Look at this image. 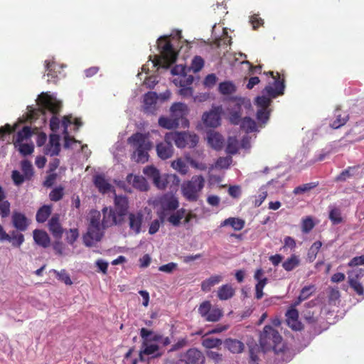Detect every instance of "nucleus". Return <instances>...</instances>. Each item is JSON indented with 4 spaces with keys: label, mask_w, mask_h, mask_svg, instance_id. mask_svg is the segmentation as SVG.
I'll use <instances>...</instances> for the list:
<instances>
[{
    "label": "nucleus",
    "mask_w": 364,
    "mask_h": 364,
    "mask_svg": "<svg viewBox=\"0 0 364 364\" xmlns=\"http://www.w3.org/2000/svg\"><path fill=\"white\" fill-rule=\"evenodd\" d=\"M127 143L132 149V160L141 164L148 161L149 151L152 148L148 134L137 132L127 139Z\"/></svg>",
    "instance_id": "nucleus-1"
},
{
    "label": "nucleus",
    "mask_w": 364,
    "mask_h": 364,
    "mask_svg": "<svg viewBox=\"0 0 364 364\" xmlns=\"http://www.w3.org/2000/svg\"><path fill=\"white\" fill-rule=\"evenodd\" d=\"M157 45L160 55L154 56V65L168 68L176 61L178 53L166 36L160 37L157 41Z\"/></svg>",
    "instance_id": "nucleus-2"
},
{
    "label": "nucleus",
    "mask_w": 364,
    "mask_h": 364,
    "mask_svg": "<svg viewBox=\"0 0 364 364\" xmlns=\"http://www.w3.org/2000/svg\"><path fill=\"white\" fill-rule=\"evenodd\" d=\"M269 73L274 79V81L272 85H268L264 89V92H265L268 97L262 95L256 98L257 105L259 107L260 109H268L271 104L270 97L276 98L283 95L285 88L284 79H280L279 73H277V76L274 75V72L272 71L269 72Z\"/></svg>",
    "instance_id": "nucleus-3"
},
{
    "label": "nucleus",
    "mask_w": 364,
    "mask_h": 364,
    "mask_svg": "<svg viewBox=\"0 0 364 364\" xmlns=\"http://www.w3.org/2000/svg\"><path fill=\"white\" fill-rule=\"evenodd\" d=\"M39 105L45 109L50 112L54 115L50 121V129L56 132L59 129L60 119L55 116L62 107V102L48 93H42L38 98Z\"/></svg>",
    "instance_id": "nucleus-4"
},
{
    "label": "nucleus",
    "mask_w": 364,
    "mask_h": 364,
    "mask_svg": "<svg viewBox=\"0 0 364 364\" xmlns=\"http://www.w3.org/2000/svg\"><path fill=\"white\" fill-rule=\"evenodd\" d=\"M204 185L205 179L202 176H193L190 181L183 183L181 187L183 196L188 201H196Z\"/></svg>",
    "instance_id": "nucleus-5"
},
{
    "label": "nucleus",
    "mask_w": 364,
    "mask_h": 364,
    "mask_svg": "<svg viewBox=\"0 0 364 364\" xmlns=\"http://www.w3.org/2000/svg\"><path fill=\"white\" fill-rule=\"evenodd\" d=\"M282 336L272 326L267 325L260 333L259 344L264 352L276 350L277 346L281 343Z\"/></svg>",
    "instance_id": "nucleus-6"
},
{
    "label": "nucleus",
    "mask_w": 364,
    "mask_h": 364,
    "mask_svg": "<svg viewBox=\"0 0 364 364\" xmlns=\"http://www.w3.org/2000/svg\"><path fill=\"white\" fill-rule=\"evenodd\" d=\"M167 140L174 142L178 148H184L188 146L195 147L198 142V136L196 134H189L185 132H175L166 133Z\"/></svg>",
    "instance_id": "nucleus-7"
},
{
    "label": "nucleus",
    "mask_w": 364,
    "mask_h": 364,
    "mask_svg": "<svg viewBox=\"0 0 364 364\" xmlns=\"http://www.w3.org/2000/svg\"><path fill=\"white\" fill-rule=\"evenodd\" d=\"M159 205L160 210L158 211V215L161 222H164L166 216L170 212H173L179 207L178 198L171 193H166L159 199Z\"/></svg>",
    "instance_id": "nucleus-8"
},
{
    "label": "nucleus",
    "mask_w": 364,
    "mask_h": 364,
    "mask_svg": "<svg viewBox=\"0 0 364 364\" xmlns=\"http://www.w3.org/2000/svg\"><path fill=\"white\" fill-rule=\"evenodd\" d=\"M199 314L206 321L209 322L218 321L223 316L222 309L219 308H212L210 301L202 302L198 307Z\"/></svg>",
    "instance_id": "nucleus-9"
},
{
    "label": "nucleus",
    "mask_w": 364,
    "mask_h": 364,
    "mask_svg": "<svg viewBox=\"0 0 364 364\" xmlns=\"http://www.w3.org/2000/svg\"><path fill=\"white\" fill-rule=\"evenodd\" d=\"M223 109L220 106L213 107L210 110L203 113L202 121L205 127H217L220 124Z\"/></svg>",
    "instance_id": "nucleus-10"
},
{
    "label": "nucleus",
    "mask_w": 364,
    "mask_h": 364,
    "mask_svg": "<svg viewBox=\"0 0 364 364\" xmlns=\"http://www.w3.org/2000/svg\"><path fill=\"white\" fill-rule=\"evenodd\" d=\"M102 235L100 226H88L87 233L83 235V242L87 247H92L102 239Z\"/></svg>",
    "instance_id": "nucleus-11"
},
{
    "label": "nucleus",
    "mask_w": 364,
    "mask_h": 364,
    "mask_svg": "<svg viewBox=\"0 0 364 364\" xmlns=\"http://www.w3.org/2000/svg\"><path fill=\"white\" fill-rule=\"evenodd\" d=\"M171 113L173 118L177 119L184 127L188 126V121L185 118L187 106L181 102L174 103L171 107Z\"/></svg>",
    "instance_id": "nucleus-12"
},
{
    "label": "nucleus",
    "mask_w": 364,
    "mask_h": 364,
    "mask_svg": "<svg viewBox=\"0 0 364 364\" xmlns=\"http://www.w3.org/2000/svg\"><path fill=\"white\" fill-rule=\"evenodd\" d=\"M158 156L162 160L171 158L173 154V147L170 140H167L166 134L164 141L159 143L156 147Z\"/></svg>",
    "instance_id": "nucleus-13"
},
{
    "label": "nucleus",
    "mask_w": 364,
    "mask_h": 364,
    "mask_svg": "<svg viewBox=\"0 0 364 364\" xmlns=\"http://www.w3.org/2000/svg\"><path fill=\"white\" fill-rule=\"evenodd\" d=\"M184 361L186 364H204L205 358L203 352L193 348L188 349L185 353Z\"/></svg>",
    "instance_id": "nucleus-14"
},
{
    "label": "nucleus",
    "mask_w": 364,
    "mask_h": 364,
    "mask_svg": "<svg viewBox=\"0 0 364 364\" xmlns=\"http://www.w3.org/2000/svg\"><path fill=\"white\" fill-rule=\"evenodd\" d=\"M13 226L20 232H24L28 229L29 220L26 216L20 212L14 211L11 215Z\"/></svg>",
    "instance_id": "nucleus-15"
},
{
    "label": "nucleus",
    "mask_w": 364,
    "mask_h": 364,
    "mask_svg": "<svg viewBox=\"0 0 364 364\" xmlns=\"http://www.w3.org/2000/svg\"><path fill=\"white\" fill-rule=\"evenodd\" d=\"M295 302L289 307L286 312L287 322L288 325L294 330H301V323L299 321V312L296 309Z\"/></svg>",
    "instance_id": "nucleus-16"
},
{
    "label": "nucleus",
    "mask_w": 364,
    "mask_h": 364,
    "mask_svg": "<svg viewBox=\"0 0 364 364\" xmlns=\"http://www.w3.org/2000/svg\"><path fill=\"white\" fill-rule=\"evenodd\" d=\"M102 213V225L104 228L116 225L122 220V218H119L117 213L112 208H104Z\"/></svg>",
    "instance_id": "nucleus-17"
},
{
    "label": "nucleus",
    "mask_w": 364,
    "mask_h": 364,
    "mask_svg": "<svg viewBox=\"0 0 364 364\" xmlns=\"http://www.w3.org/2000/svg\"><path fill=\"white\" fill-rule=\"evenodd\" d=\"M144 219V215L141 212L130 213L128 215V223L130 230L134 234H139L141 232V225Z\"/></svg>",
    "instance_id": "nucleus-18"
},
{
    "label": "nucleus",
    "mask_w": 364,
    "mask_h": 364,
    "mask_svg": "<svg viewBox=\"0 0 364 364\" xmlns=\"http://www.w3.org/2000/svg\"><path fill=\"white\" fill-rule=\"evenodd\" d=\"M48 229L56 240H60L63 234V228L60 223L59 215H53L48 222Z\"/></svg>",
    "instance_id": "nucleus-19"
},
{
    "label": "nucleus",
    "mask_w": 364,
    "mask_h": 364,
    "mask_svg": "<svg viewBox=\"0 0 364 364\" xmlns=\"http://www.w3.org/2000/svg\"><path fill=\"white\" fill-rule=\"evenodd\" d=\"M334 117L335 119L330 124V127L334 129L344 126L350 119L349 114L346 112L341 110L339 107L334 110Z\"/></svg>",
    "instance_id": "nucleus-20"
},
{
    "label": "nucleus",
    "mask_w": 364,
    "mask_h": 364,
    "mask_svg": "<svg viewBox=\"0 0 364 364\" xmlns=\"http://www.w3.org/2000/svg\"><path fill=\"white\" fill-rule=\"evenodd\" d=\"M60 151V137L57 134H50L49 143L45 149L44 153L50 156H57Z\"/></svg>",
    "instance_id": "nucleus-21"
},
{
    "label": "nucleus",
    "mask_w": 364,
    "mask_h": 364,
    "mask_svg": "<svg viewBox=\"0 0 364 364\" xmlns=\"http://www.w3.org/2000/svg\"><path fill=\"white\" fill-rule=\"evenodd\" d=\"M128 210V199L124 196H114V211L117 213L119 218L125 215Z\"/></svg>",
    "instance_id": "nucleus-22"
},
{
    "label": "nucleus",
    "mask_w": 364,
    "mask_h": 364,
    "mask_svg": "<svg viewBox=\"0 0 364 364\" xmlns=\"http://www.w3.org/2000/svg\"><path fill=\"white\" fill-rule=\"evenodd\" d=\"M158 95L154 92H148L144 97V110L147 113H154L156 111V105Z\"/></svg>",
    "instance_id": "nucleus-23"
},
{
    "label": "nucleus",
    "mask_w": 364,
    "mask_h": 364,
    "mask_svg": "<svg viewBox=\"0 0 364 364\" xmlns=\"http://www.w3.org/2000/svg\"><path fill=\"white\" fill-rule=\"evenodd\" d=\"M127 181L128 183L132 184L134 188L141 191L148 190V183L143 176H135L130 173L127 176Z\"/></svg>",
    "instance_id": "nucleus-24"
},
{
    "label": "nucleus",
    "mask_w": 364,
    "mask_h": 364,
    "mask_svg": "<svg viewBox=\"0 0 364 364\" xmlns=\"http://www.w3.org/2000/svg\"><path fill=\"white\" fill-rule=\"evenodd\" d=\"M35 242L44 248L50 246V239L48 233L42 230L36 229L33 232Z\"/></svg>",
    "instance_id": "nucleus-25"
},
{
    "label": "nucleus",
    "mask_w": 364,
    "mask_h": 364,
    "mask_svg": "<svg viewBox=\"0 0 364 364\" xmlns=\"http://www.w3.org/2000/svg\"><path fill=\"white\" fill-rule=\"evenodd\" d=\"M208 142L215 150H220L223 147L224 139L218 132H210L208 133Z\"/></svg>",
    "instance_id": "nucleus-26"
},
{
    "label": "nucleus",
    "mask_w": 364,
    "mask_h": 364,
    "mask_svg": "<svg viewBox=\"0 0 364 364\" xmlns=\"http://www.w3.org/2000/svg\"><path fill=\"white\" fill-rule=\"evenodd\" d=\"M175 181L176 184L179 182L178 177L173 174H164L159 176V179L154 182V185L161 190L166 189L170 183H174Z\"/></svg>",
    "instance_id": "nucleus-27"
},
{
    "label": "nucleus",
    "mask_w": 364,
    "mask_h": 364,
    "mask_svg": "<svg viewBox=\"0 0 364 364\" xmlns=\"http://www.w3.org/2000/svg\"><path fill=\"white\" fill-rule=\"evenodd\" d=\"M224 345L232 353H241L245 348V345L242 341L234 338L225 339Z\"/></svg>",
    "instance_id": "nucleus-28"
},
{
    "label": "nucleus",
    "mask_w": 364,
    "mask_h": 364,
    "mask_svg": "<svg viewBox=\"0 0 364 364\" xmlns=\"http://www.w3.org/2000/svg\"><path fill=\"white\" fill-rule=\"evenodd\" d=\"M140 336L143 340V343H150L151 341H160L162 339V335L155 333L153 331L149 330L146 328L140 329Z\"/></svg>",
    "instance_id": "nucleus-29"
},
{
    "label": "nucleus",
    "mask_w": 364,
    "mask_h": 364,
    "mask_svg": "<svg viewBox=\"0 0 364 364\" xmlns=\"http://www.w3.org/2000/svg\"><path fill=\"white\" fill-rule=\"evenodd\" d=\"M159 125L166 129H176L180 125V122L177 119L161 116L159 119Z\"/></svg>",
    "instance_id": "nucleus-30"
},
{
    "label": "nucleus",
    "mask_w": 364,
    "mask_h": 364,
    "mask_svg": "<svg viewBox=\"0 0 364 364\" xmlns=\"http://www.w3.org/2000/svg\"><path fill=\"white\" fill-rule=\"evenodd\" d=\"M94 184L100 193H105L111 188L110 183L105 179L102 175H96L94 176Z\"/></svg>",
    "instance_id": "nucleus-31"
},
{
    "label": "nucleus",
    "mask_w": 364,
    "mask_h": 364,
    "mask_svg": "<svg viewBox=\"0 0 364 364\" xmlns=\"http://www.w3.org/2000/svg\"><path fill=\"white\" fill-rule=\"evenodd\" d=\"M235 295V289L230 284H223L218 288V296L220 300H228Z\"/></svg>",
    "instance_id": "nucleus-32"
},
{
    "label": "nucleus",
    "mask_w": 364,
    "mask_h": 364,
    "mask_svg": "<svg viewBox=\"0 0 364 364\" xmlns=\"http://www.w3.org/2000/svg\"><path fill=\"white\" fill-rule=\"evenodd\" d=\"M186 212L184 208L177 209L167 218V221L172 225L178 227L181 224V220L184 218Z\"/></svg>",
    "instance_id": "nucleus-33"
},
{
    "label": "nucleus",
    "mask_w": 364,
    "mask_h": 364,
    "mask_svg": "<svg viewBox=\"0 0 364 364\" xmlns=\"http://www.w3.org/2000/svg\"><path fill=\"white\" fill-rule=\"evenodd\" d=\"M222 276L213 275L208 279H205L201 283V289L205 292L210 291L211 288L222 281Z\"/></svg>",
    "instance_id": "nucleus-34"
},
{
    "label": "nucleus",
    "mask_w": 364,
    "mask_h": 364,
    "mask_svg": "<svg viewBox=\"0 0 364 364\" xmlns=\"http://www.w3.org/2000/svg\"><path fill=\"white\" fill-rule=\"evenodd\" d=\"M316 291V287L314 284L305 286L300 291V294L295 301V305H299L301 301L309 299Z\"/></svg>",
    "instance_id": "nucleus-35"
},
{
    "label": "nucleus",
    "mask_w": 364,
    "mask_h": 364,
    "mask_svg": "<svg viewBox=\"0 0 364 364\" xmlns=\"http://www.w3.org/2000/svg\"><path fill=\"white\" fill-rule=\"evenodd\" d=\"M300 264L299 257L295 254H292L289 258H287L283 263L282 267L287 272H291L295 268L299 267Z\"/></svg>",
    "instance_id": "nucleus-36"
},
{
    "label": "nucleus",
    "mask_w": 364,
    "mask_h": 364,
    "mask_svg": "<svg viewBox=\"0 0 364 364\" xmlns=\"http://www.w3.org/2000/svg\"><path fill=\"white\" fill-rule=\"evenodd\" d=\"M52 212V206L44 205L41 207L36 213V221L43 223L47 220Z\"/></svg>",
    "instance_id": "nucleus-37"
},
{
    "label": "nucleus",
    "mask_w": 364,
    "mask_h": 364,
    "mask_svg": "<svg viewBox=\"0 0 364 364\" xmlns=\"http://www.w3.org/2000/svg\"><path fill=\"white\" fill-rule=\"evenodd\" d=\"M230 225L235 230H240L245 226V221L238 218H229L223 221L220 224L221 227Z\"/></svg>",
    "instance_id": "nucleus-38"
},
{
    "label": "nucleus",
    "mask_w": 364,
    "mask_h": 364,
    "mask_svg": "<svg viewBox=\"0 0 364 364\" xmlns=\"http://www.w3.org/2000/svg\"><path fill=\"white\" fill-rule=\"evenodd\" d=\"M32 134L31 127L25 126L23 129L18 131L16 134L14 136V144L15 146L18 144L21 143L23 140L28 139Z\"/></svg>",
    "instance_id": "nucleus-39"
},
{
    "label": "nucleus",
    "mask_w": 364,
    "mask_h": 364,
    "mask_svg": "<svg viewBox=\"0 0 364 364\" xmlns=\"http://www.w3.org/2000/svg\"><path fill=\"white\" fill-rule=\"evenodd\" d=\"M142 345L144 346L143 353L145 355H152V358H159L163 355L162 352H159V347L156 344H149V343H146V344H144L142 343Z\"/></svg>",
    "instance_id": "nucleus-40"
},
{
    "label": "nucleus",
    "mask_w": 364,
    "mask_h": 364,
    "mask_svg": "<svg viewBox=\"0 0 364 364\" xmlns=\"http://www.w3.org/2000/svg\"><path fill=\"white\" fill-rule=\"evenodd\" d=\"M240 124L241 129L246 133H252L257 131L256 122L250 117H244Z\"/></svg>",
    "instance_id": "nucleus-41"
},
{
    "label": "nucleus",
    "mask_w": 364,
    "mask_h": 364,
    "mask_svg": "<svg viewBox=\"0 0 364 364\" xmlns=\"http://www.w3.org/2000/svg\"><path fill=\"white\" fill-rule=\"evenodd\" d=\"M244 104V100L242 98H233L228 102V112H241L242 105Z\"/></svg>",
    "instance_id": "nucleus-42"
},
{
    "label": "nucleus",
    "mask_w": 364,
    "mask_h": 364,
    "mask_svg": "<svg viewBox=\"0 0 364 364\" xmlns=\"http://www.w3.org/2000/svg\"><path fill=\"white\" fill-rule=\"evenodd\" d=\"M238 141L235 137L230 136L228 139V143L225 149L226 153L234 155L238 151Z\"/></svg>",
    "instance_id": "nucleus-43"
},
{
    "label": "nucleus",
    "mask_w": 364,
    "mask_h": 364,
    "mask_svg": "<svg viewBox=\"0 0 364 364\" xmlns=\"http://www.w3.org/2000/svg\"><path fill=\"white\" fill-rule=\"evenodd\" d=\"M364 277V269H355L352 271L348 272V283L353 282H361V279Z\"/></svg>",
    "instance_id": "nucleus-44"
},
{
    "label": "nucleus",
    "mask_w": 364,
    "mask_h": 364,
    "mask_svg": "<svg viewBox=\"0 0 364 364\" xmlns=\"http://www.w3.org/2000/svg\"><path fill=\"white\" fill-rule=\"evenodd\" d=\"M358 168L359 166H348L336 177L335 181L338 182L346 181L348 178H350L353 175V171Z\"/></svg>",
    "instance_id": "nucleus-45"
},
{
    "label": "nucleus",
    "mask_w": 364,
    "mask_h": 364,
    "mask_svg": "<svg viewBox=\"0 0 364 364\" xmlns=\"http://www.w3.org/2000/svg\"><path fill=\"white\" fill-rule=\"evenodd\" d=\"M219 91L223 95H230L235 92V86L231 82H223L219 85Z\"/></svg>",
    "instance_id": "nucleus-46"
},
{
    "label": "nucleus",
    "mask_w": 364,
    "mask_h": 364,
    "mask_svg": "<svg viewBox=\"0 0 364 364\" xmlns=\"http://www.w3.org/2000/svg\"><path fill=\"white\" fill-rule=\"evenodd\" d=\"M232 162V158L230 156L219 157L215 164L216 168L227 169Z\"/></svg>",
    "instance_id": "nucleus-47"
},
{
    "label": "nucleus",
    "mask_w": 364,
    "mask_h": 364,
    "mask_svg": "<svg viewBox=\"0 0 364 364\" xmlns=\"http://www.w3.org/2000/svg\"><path fill=\"white\" fill-rule=\"evenodd\" d=\"M144 173L149 177V178L153 180V182L155 181H157L159 179L160 173L159 171L153 166H149L144 168Z\"/></svg>",
    "instance_id": "nucleus-48"
},
{
    "label": "nucleus",
    "mask_w": 364,
    "mask_h": 364,
    "mask_svg": "<svg viewBox=\"0 0 364 364\" xmlns=\"http://www.w3.org/2000/svg\"><path fill=\"white\" fill-rule=\"evenodd\" d=\"M55 63L53 62L46 61V67L47 70L48 82L55 83L57 82L58 75L56 72L53 69Z\"/></svg>",
    "instance_id": "nucleus-49"
},
{
    "label": "nucleus",
    "mask_w": 364,
    "mask_h": 364,
    "mask_svg": "<svg viewBox=\"0 0 364 364\" xmlns=\"http://www.w3.org/2000/svg\"><path fill=\"white\" fill-rule=\"evenodd\" d=\"M52 272L56 275L58 280L63 282L66 285L73 284L70 275L67 273L65 269H61L60 271L53 269Z\"/></svg>",
    "instance_id": "nucleus-50"
},
{
    "label": "nucleus",
    "mask_w": 364,
    "mask_h": 364,
    "mask_svg": "<svg viewBox=\"0 0 364 364\" xmlns=\"http://www.w3.org/2000/svg\"><path fill=\"white\" fill-rule=\"evenodd\" d=\"M204 63L205 62L202 57L196 55L192 59L190 69L192 70L193 73H198L202 70L204 66Z\"/></svg>",
    "instance_id": "nucleus-51"
},
{
    "label": "nucleus",
    "mask_w": 364,
    "mask_h": 364,
    "mask_svg": "<svg viewBox=\"0 0 364 364\" xmlns=\"http://www.w3.org/2000/svg\"><path fill=\"white\" fill-rule=\"evenodd\" d=\"M21 170L27 180L31 179L33 175V168L31 163L28 160L21 161Z\"/></svg>",
    "instance_id": "nucleus-52"
},
{
    "label": "nucleus",
    "mask_w": 364,
    "mask_h": 364,
    "mask_svg": "<svg viewBox=\"0 0 364 364\" xmlns=\"http://www.w3.org/2000/svg\"><path fill=\"white\" fill-rule=\"evenodd\" d=\"M321 246L322 242L321 241H316L310 247L307 255L308 258L311 262L314 261L316 259L317 254L319 252V250L321 249Z\"/></svg>",
    "instance_id": "nucleus-53"
},
{
    "label": "nucleus",
    "mask_w": 364,
    "mask_h": 364,
    "mask_svg": "<svg viewBox=\"0 0 364 364\" xmlns=\"http://www.w3.org/2000/svg\"><path fill=\"white\" fill-rule=\"evenodd\" d=\"M318 184V183L316 182L302 184L301 186L296 187L294 189L293 193L296 195L304 193L316 187Z\"/></svg>",
    "instance_id": "nucleus-54"
},
{
    "label": "nucleus",
    "mask_w": 364,
    "mask_h": 364,
    "mask_svg": "<svg viewBox=\"0 0 364 364\" xmlns=\"http://www.w3.org/2000/svg\"><path fill=\"white\" fill-rule=\"evenodd\" d=\"M171 166L183 175L186 174L188 171V166L181 159L173 161L171 164Z\"/></svg>",
    "instance_id": "nucleus-55"
},
{
    "label": "nucleus",
    "mask_w": 364,
    "mask_h": 364,
    "mask_svg": "<svg viewBox=\"0 0 364 364\" xmlns=\"http://www.w3.org/2000/svg\"><path fill=\"white\" fill-rule=\"evenodd\" d=\"M64 196V188L59 186L55 188L49 193V198L51 201L57 202L63 198Z\"/></svg>",
    "instance_id": "nucleus-56"
},
{
    "label": "nucleus",
    "mask_w": 364,
    "mask_h": 364,
    "mask_svg": "<svg viewBox=\"0 0 364 364\" xmlns=\"http://www.w3.org/2000/svg\"><path fill=\"white\" fill-rule=\"evenodd\" d=\"M11 212V204L8 200L0 202V216L3 218H7Z\"/></svg>",
    "instance_id": "nucleus-57"
},
{
    "label": "nucleus",
    "mask_w": 364,
    "mask_h": 364,
    "mask_svg": "<svg viewBox=\"0 0 364 364\" xmlns=\"http://www.w3.org/2000/svg\"><path fill=\"white\" fill-rule=\"evenodd\" d=\"M329 219L334 225L341 223L342 222V217L340 210L333 208L329 213Z\"/></svg>",
    "instance_id": "nucleus-58"
},
{
    "label": "nucleus",
    "mask_w": 364,
    "mask_h": 364,
    "mask_svg": "<svg viewBox=\"0 0 364 364\" xmlns=\"http://www.w3.org/2000/svg\"><path fill=\"white\" fill-rule=\"evenodd\" d=\"M79 232L77 228H71L66 232V240L67 242L73 245L78 238Z\"/></svg>",
    "instance_id": "nucleus-59"
},
{
    "label": "nucleus",
    "mask_w": 364,
    "mask_h": 364,
    "mask_svg": "<svg viewBox=\"0 0 364 364\" xmlns=\"http://www.w3.org/2000/svg\"><path fill=\"white\" fill-rule=\"evenodd\" d=\"M222 344L219 338H206L203 340V345L207 348H217Z\"/></svg>",
    "instance_id": "nucleus-60"
},
{
    "label": "nucleus",
    "mask_w": 364,
    "mask_h": 364,
    "mask_svg": "<svg viewBox=\"0 0 364 364\" xmlns=\"http://www.w3.org/2000/svg\"><path fill=\"white\" fill-rule=\"evenodd\" d=\"M315 224L311 218L308 217L303 220L301 228L302 232L305 233L309 232L314 227Z\"/></svg>",
    "instance_id": "nucleus-61"
},
{
    "label": "nucleus",
    "mask_w": 364,
    "mask_h": 364,
    "mask_svg": "<svg viewBox=\"0 0 364 364\" xmlns=\"http://www.w3.org/2000/svg\"><path fill=\"white\" fill-rule=\"evenodd\" d=\"M269 118V111L268 109H259L257 112V119L263 124L267 123Z\"/></svg>",
    "instance_id": "nucleus-62"
},
{
    "label": "nucleus",
    "mask_w": 364,
    "mask_h": 364,
    "mask_svg": "<svg viewBox=\"0 0 364 364\" xmlns=\"http://www.w3.org/2000/svg\"><path fill=\"white\" fill-rule=\"evenodd\" d=\"M18 151L23 156L30 155L33 152L34 146L29 144H18Z\"/></svg>",
    "instance_id": "nucleus-63"
},
{
    "label": "nucleus",
    "mask_w": 364,
    "mask_h": 364,
    "mask_svg": "<svg viewBox=\"0 0 364 364\" xmlns=\"http://www.w3.org/2000/svg\"><path fill=\"white\" fill-rule=\"evenodd\" d=\"M350 288H352L354 291L359 296H363L364 294V287L362 282H353L348 283Z\"/></svg>",
    "instance_id": "nucleus-64"
}]
</instances>
